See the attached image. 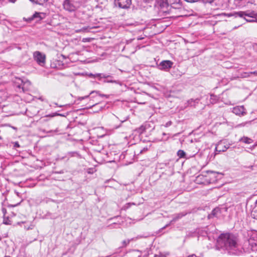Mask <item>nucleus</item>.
Instances as JSON below:
<instances>
[{
    "label": "nucleus",
    "instance_id": "f257e3e1",
    "mask_svg": "<svg viewBox=\"0 0 257 257\" xmlns=\"http://www.w3.org/2000/svg\"><path fill=\"white\" fill-rule=\"evenodd\" d=\"M216 248L226 251L229 254L240 255L244 250L234 235L226 233L221 234L217 238Z\"/></svg>",
    "mask_w": 257,
    "mask_h": 257
},
{
    "label": "nucleus",
    "instance_id": "f03ea898",
    "mask_svg": "<svg viewBox=\"0 0 257 257\" xmlns=\"http://www.w3.org/2000/svg\"><path fill=\"white\" fill-rule=\"evenodd\" d=\"M85 2L86 0H64L62 6L65 11L72 13L77 11Z\"/></svg>",
    "mask_w": 257,
    "mask_h": 257
},
{
    "label": "nucleus",
    "instance_id": "7ed1b4c3",
    "mask_svg": "<svg viewBox=\"0 0 257 257\" xmlns=\"http://www.w3.org/2000/svg\"><path fill=\"white\" fill-rule=\"evenodd\" d=\"M255 12H239L236 14V16L240 18H243L248 22H252L256 21Z\"/></svg>",
    "mask_w": 257,
    "mask_h": 257
},
{
    "label": "nucleus",
    "instance_id": "20e7f679",
    "mask_svg": "<svg viewBox=\"0 0 257 257\" xmlns=\"http://www.w3.org/2000/svg\"><path fill=\"white\" fill-rule=\"evenodd\" d=\"M34 60L41 66L45 63V55L39 51H36L33 54Z\"/></svg>",
    "mask_w": 257,
    "mask_h": 257
},
{
    "label": "nucleus",
    "instance_id": "39448f33",
    "mask_svg": "<svg viewBox=\"0 0 257 257\" xmlns=\"http://www.w3.org/2000/svg\"><path fill=\"white\" fill-rule=\"evenodd\" d=\"M173 64L171 61L164 60L158 65V67L160 70L167 71L172 67Z\"/></svg>",
    "mask_w": 257,
    "mask_h": 257
},
{
    "label": "nucleus",
    "instance_id": "423d86ee",
    "mask_svg": "<svg viewBox=\"0 0 257 257\" xmlns=\"http://www.w3.org/2000/svg\"><path fill=\"white\" fill-rule=\"evenodd\" d=\"M116 5L122 9H126L130 7L131 3V0H114Z\"/></svg>",
    "mask_w": 257,
    "mask_h": 257
},
{
    "label": "nucleus",
    "instance_id": "0eeeda50",
    "mask_svg": "<svg viewBox=\"0 0 257 257\" xmlns=\"http://www.w3.org/2000/svg\"><path fill=\"white\" fill-rule=\"evenodd\" d=\"M15 83H16L17 87L20 89L22 88L24 92L25 91L24 85L28 86L31 84V82L29 81L28 80L24 82L22 79L18 78H16Z\"/></svg>",
    "mask_w": 257,
    "mask_h": 257
},
{
    "label": "nucleus",
    "instance_id": "6e6552de",
    "mask_svg": "<svg viewBox=\"0 0 257 257\" xmlns=\"http://www.w3.org/2000/svg\"><path fill=\"white\" fill-rule=\"evenodd\" d=\"M232 112L237 115H244L246 114L243 106H237L233 107Z\"/></svg>",
    "mask_w": 257,
    "mask_h": 257
},
{
    "label": "nucleus",
    "instance_id": "1a4fd4ad",
    "mask_svg": "<svg viewBox=\"0 0 257 257\" xmlns=\"http://www.w3.org/2000/svg\"><path fill=\"white\" fill-rule=\"evenodd\" d=\"M44 14L42 13L36 12L31 17L26 20L27 21L31 22L34 19H36V21H39L44 18Z\"/></svg>",
    "mask_w": 257,
    "mask_h": 257
},
{
    "label": "nucleus",
    "instance_id": "9d476101",
    "mask_svg": "<svg viewBox=\"0 0 257 257\" xmlns=\"http://www.w3.org/2000/svg\"><path fill=\"white\" fill-rule=\"evenodd\" d=\"M228 148L229 147L225 146L224 143L222 142H220L216 146L215 150L219 152H224L226 151Z\"/></svg>",
    "mask_w": 257,
    "mask_h": 257
},
{
    "label": "nucleus",
    "instance_id": "9b49d317",
    "mask_svg": "<svg viewBox=\"0 0 257 257\" xmlns=\"http://www.w3.org/2000/svg\"><path fill=\"white\" fill-rule=\"evenodd\" d=\"M90 76H93L94 77H99V80L101 78H108L112 77L110 75H107L106 74H101V73H97V74H94V75H93L92 74H90Z\"/></svg>",
    "mask_w": 257,
    "mask_h": 257
},
{
    "label": "nucleus",
    "instance_id": "f8f14e48",
    "mask_svg": "<svg viewBox=\"0 0 257 257\" xmlns=\"http://www.w3.org/2000/svg\"><path fill=\"white\" fill-rule=\"evenodd\" d=\"M141 252L137 250H134L129 253V257H141Z\"/></svg>",
    "mask_w": 257,
    "mask_h": 257
},
{
    "label": "nucleus",
    "instance_id": "ddd939ff",
    "mask_svg": "<svg viewBox=\"0 0 257 257\" xmlns=\"http://www.w3.org/2000/svg\"><path fill=\"white\" fill-rule=\"evenodd\" d=\"M239 141L246 144H250L253 142V140L251 139L246 137L241 138Z\"/></svg>",
    "mask_w": 257,
    "mask_h": 257
},
{
    "label": "nucleus",
    "instance_id": "4468645a",
    "mask_svg": "<svg viewBox=\"0 0 257 257\" xmlns=\"http://www.w3.org/2000/svg\"><path fill=\"white\" fill-rule=\"evenodd\" d=\"M169 2L171 5H179L180 6L181 0H167Z\"/></svg>",
    "mask_w": 257,
    "mask_h": 257
},
{
    "label": "nucleus",
    "instance_id": "2eb2a0df",
    "mask_svg": "<svg viewBox=\"0 0 257 257\" xmlns=\"http://www.w3.org/2000/svg\"><path fill=\"white\" fill-rule=\"evenodd\" d=\"M177 154L180 158H185L186 153L184 151L180 150L178 151Z\"/></svg>",
    "mask_w": 257,
    "mask_h": 257
},
{
    "label": "nucleus",
    "instance_id": "dca6fc26",
    "mask_svg": "<svg viewBox=\"0 0 257 257\" xmlns=\"http://www.w3.org/2000/svg\"><path fill=\"white\" fill-rule=\"evenodd\" d=\"M32 2L37 4L39 5H42L45 2H47L48 0H30Z\"/></svg>",
    "mask_w": 257,
    "mask_h": 257
},
{
    "label": "nucleus",
    "instance_id": "f3484780",
    "mask_svg": "<svg viewBox=\"0 0 257 257\" xmlns=\"http://www.w3.org/2000/svg\"><path fill=\"white\" fill-rule=\"evenodd\" d=\"M135 205V203H126L123 207L122 209L125 210L127 209H128L132 205Z\"/></svg>",
    "mask_w": 257,
    "mask_h": 257
},
{
    "label": "nucleus",
    "instance_id": "a211bd4d",
    "mask_svg": "<svg viewBox=\"0 0 257 257\" xmlns=\"http://www.w3.org/2000/svg\"><path fill=\"white\" fill-rule=\"evenodd\" d=\"M185 214L183 213H179L177 214L172 220V222L173 221H176L177 220H178L179 218H181L182 217L184 216Z\"/></svg>",
    "mask_w": 257,
    "mask_h": 257
},
{
    "label": "nucleus",
    "instance_id": "6ab92c4d",
    "mask_svg": "<svg viewBox=\"0 0 257 257\" xmlns=\"http://www.w3.org/2000/svg\"><path fill=\"white\" fill-rule=\"evenodd\" d=\"M133 240V238L131 239L124 240L122 242V246L121 247H125L130 242L131 240Z\"/></svg>",
    "mask_w": 257,
    "mask_h": 257
},
{
    "label": "nucleus",
    "instance_id": "aec40b11",
    "mask_svg": "<svg viewBox=\"0 0 257 257\" xmlns=\"http://www.w3.org/2000/svg\"><path fill=\"white\" fill-rule=\"evenodd\" d=\"M251 122H252V121H246L244 122H242L241 123L239 124L238 126H247V125H250V123H251Z\"/></svg>",
    "mask_w": 257,
    "mask_h": 257
},
{
    "label": "nucleus",
    "instance_id": "412c9836",
    "mask_svg": "<svg viewBox=\"0 0 257 257\" xmlns=\"http://www.w3.org/2000/svg\"><path fill=\"white\" fill-rule=\"evenodd\" d=\"M249 76V72H243L240 74V77L242 78H246Z\"/></svg>",
    "mask_w": 257,
    "mask_h": 257
},
{
    "label": "nucleus",
    "instance_id": "4be33fe9",
    "mask_svg": "<svg viewBox=\"0 0 257 257\" xmlns=\"http://www.w3.org/2000/svg\"><path fill=\"white\" fill-rule=\"evenodd\" d=\"M217 211H218V210H217V209H214L213 210H212L211 214H209V216H208L209 218L211 217V216H212V215H213V216H215V215H216V212H217Z\"/></svg>",
    "mask_w": 257,
    "mask_h": 257
},
{
    "label": "nucleus",
    "instance_id": "5701e85b",
    "mask_svg": "<svg viewBox=\"0 0 257 257\" xmlns=\"http://www.w3.org/2000/svg\"><path fill=\"white\" fill-rule=\"evenodd\" d=\"M198 101H199V100L198 99H196V100H193V99H190L189 100L188 102L189 103V105H192V103L193 102H196V103H198Z\"/></svg>",
    "mask_w": 257,
    "mask_h": 257
},
{
    "label": "nucleus",
    "instance_id": "b1692460",
    "mask_svg": "<svg viewBox=\"0 0 257 257\" xmlns=\"http://www.w3.org/2000/svg\"><path fill=\"white\" fill-rule=\"evenodd\" d=\"M34 227V225L31 224H30L28 227H27L26 226H25V228L26 230H30L33 229Z\"/></svg>",
    "mask_w": 257,
    "mask_h": 257
},
{
    "label": "nucleus",
    "instance_id": "393cba45",
    "mask_svg": "<svg viewBox=\"0 0 257 257\" xmlns=\"http://www.w3.org/2000/svg\"><path fill=\"white\" fill-rule=\"evenodd\" d=\"M204 3H212L214 0H201Z\"/></svg>",
    "mask_w": 257,
    "mask_h": 257
},
{
    "label": "nucleus",
    "instance_id": "a878e982",
    "mask_svg": "<svg viewBox=\"0 0 257 257\" xmlns=\"http://www.w3.org/2000/svg\"><path fill=\"white\" fill-rule=\"evenodd\" d=\"M172 122L171 121H168L165 125V127H168L172 124Z\"/></svg>",
    "mask_w": 257,
    "mask_h": 257
},
{
    "label": "nucleus",
    "instance_id": "bb28decb",
    "mask_svg": "<svg viewBox=\"0 0 257 257\" xmlns=\"http://www.w3.org/2000/svg\"><path fill=\"white\" fill-rule=\"evenodd\" d=\"M2 212L3 213L4 216H5L7 213V210L5 208H2Z\"/></svg>",
    "mask_w": 257,
    "mask_h": 257
},
{
    "label": "nucleus",
    "instance_id": "cd10ccee",
    "mask_svg": "<svg viewBox=\"0 0 257 257\" xmlns=\"http://www.w3.org/2000/svg\"><path fill=\"white\" fill-rule=\"evenodd\" d=\"M89 95H86V96H85L84 97H80L78 98V100H83L84 99L88 98L89 97Z\"/></svg>",
    "mask_w": 257,
    "mask_h": 257
},
{
    "label": "nucleus",
    "instance_id": "c85d7f7f",
    "mask_svg": "<svg viewBox=\"0 0 257 257\" xmlns=\"http://www.w3.org/2000/svg\"><path fill=\"white\" fill-rule=\"evenodd\" d=\"M104 82H109V83H113V82H115V81L109 79V80H107V81H105Z\"/></svg>",
    "mask_w": 257,
    "mask_h": 257
},
{
    "label": "nucleus",
    "instance_id": "c756f323",
    "mask_svg": "<svg viewBox=\"0 0 257 257\" xmlns=\"http://www.w3.org/2000/svg\"><path fill=\"white\" fill-rule=\"evenodd\" d=\"M249 75L250 74H254V75H257V71L250 72H249Z\"/></svg>",
    "mask_w": 257,
    "mask_h": 257
},
{
    "label": "nucleus",
    "instance_id": "7c9ffc66",
    "mask_svg": "<svg viewBox=\"0 0 257 257\" xmlns=\"http://www.w3.org/2000/svg\"><path fill=\"white\" fill-rule=\"evenodd\" d=\"M9 2L14 3L16 1V0H9Z\"/></svg>",
    "mask_w": 257,
    "mask_h": 257
},
{
    "label": "nucleus",
    "instance_id": "2f4dec72",
    "mask_svg": "<svg viewBox=\"0 0 257 257\" xmlns=\"http://www.w3.org/2000/svg\"><path fill=\"white\" fill-rule=\"evenodd\" d=\"M19 204H20V202L18 203H17V204H15V205H13L12 206L13 207H15V206L18 205Z\"/></svg>",
    "mask_w": 257,
    "mask_h": 257
},
{
    "label": "nucleus",
    "instance_id": "473e14b6",
    "mask_svg": "<svg viewBox=\"0 0 257 257\" xmlns=\"http://www.w3.org/2000/svg\"><path fill=\"white\" fill-rule=\"evenodd\" d=\"M248 168L250 169H252V168H253V166H250L248 167Z\"/></svg>",
    "mask_w": 257,
    "mask_h": 257
},
{
    "label": "nucleus",
    "instance_id": "72a5a7b5",
    "mask_svg": "<svg viewBox=\"0 0 257 257\" xmlns=\"http://www.w3.org/2000/svg\"><path fill=\"white\" fill-rule=\"evenodd\" d=\"M168 225H168V224H167V225H166V226H165L164 227H163V228H162V229H163L165 228H166L167 226H168Z\"/></svg>",
    "mask_w": 257,
    "mask_h": 257
},
{
    "label": "nucleus",
    "instance_id": "f704fd0d",
    "mask_svg": "<svg viewBox=\"0 0 257 257\" xmlns=\"http://www.w3.org/2000/svg\"><path fill=\"white\" fill-rule=\"evenodd\" d=\"M214 95H213L212 94L210 95V98L212 99V97H214Z\"/></svg>",
    "mask_w": 257,
    "mask_h": 257
},
{
    "label": "nucleus",
    "instance_id": "c9c22d12",
    "mask_svg": "<svg viewBox=\"0 0 257 257\" xmlns=\"http://www.w3.org/2000/svg\"><path fill=\"white\" fill-rule=\"evenodd\" d=\"M255 14L256 20H257V13H255Z\"/></svg>",
    "mask_w": 257,
    "mask_h": 257
},
{
    "label": "nucleus",
    "instance_id": "e433bc0d",
    "mask_svg": "<svg viewBox=\"0 0 257 257\" xmlns=\"http://www.w3.org/2000/svg\"><path fill=\"white\" fill-rule=\"evenodd\" d=\"M4 223H5V224H9V223H8L7 222H6V221H4Z\"/></svg>",
    "mask_w": 257,
    "mask_h": 257
},
{
    "label": "nucleus",
    "instance_id": "4c0bfd02",
    "mask_svg": "<svg viewBox=\"0 0 257 257\" xmlns=\"http://www.w3.org/2000/svg\"><path fill=\"white\" fill-rule=\"evenodd\" d=\"M94 92V91H92L90 93V94L93 93Z\"/></svg>",
    "mask_w": 257,
    "mask_h": 257
},
{
    "label": "nucleus",
    "instance_id": "58836bf2",
    "mask_svg": "<svg viewBox=\"0 0 257 257\" xmlns=\"http://www.w3.org/2000/svg\"><path fill=\"white\" fill-rule=\"evenodd\" d=\"M17 195L19 196V193L18 192H17Z\"/></svg>",
    "mask_w": 257,
    "mask_h": 257
},
{
    "label": "nucleus",
    "instance_id": "ea45409f",
    "mask_svg": "<svg viewBox=\"0 0 257 257\" xmlns=\"http://www.w3.org/2000/svg\"><path fill=\"white\" fill-rule=\"evenodd\" d=\"M16 145L19 146V145L17 143H16Z\"/></svg>",
    "mask_w": 257,
    "mask_h": 257
},
{
    "label": "nucleus",
    "instance_id": "a19ab883",
    "mask_svg": "<svg viewBox=\"0 0 257 257\" xmlns=\"http://www.w3.org/2000/svg\"><path fill=\"white\" fill-rule=\"evenodd\" d=\"M4 257H11V256H7V255H6V256H5Z\"/></svg>",
    "mask_w": 257,
    "mask_h": 257
}]
</instances>
